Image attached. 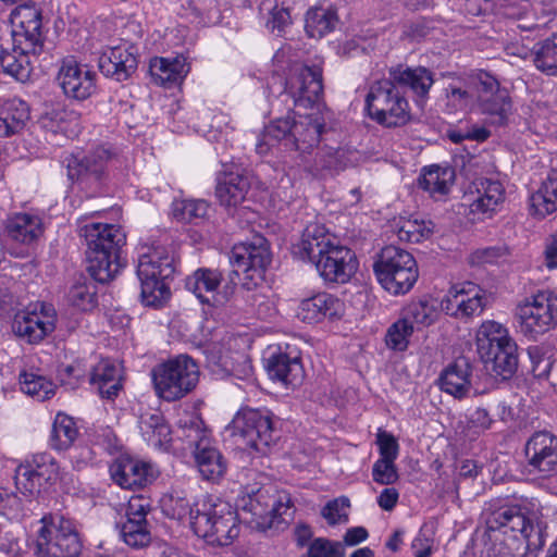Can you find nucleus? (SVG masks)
<instances>
[{
    "label": "nucleus",
    "mask_w": 557,
    "mask_h": 557,
    "mask_svg": "<svg viewBox=\"0 0 557 557\" xmlns=\"http://www.w3.org/2000/svg\"><path fill=\"white\" fill-rule=\"evenodd\" d=\"M389 77L374 82L366 98L370 119L385 127H398L410 121L409 103L400 87H409L414 94L425 96L433 85L432 73L425 67L398 65L389 69Z\"/></svg>",
    "instance_id": "obj_1"
},
{
    "label": "nucleus",
    "mask_w": 557,
    "mask_h": 557,
    "mask_svg": "<svg viewBox=\"0 0 557 557\" xmlns=\"http://www.w3.org/2000/svg\"><path fill=\"white\" fill-rule=\"evenodd\" d=\"M11 50L0 46V67L18 82L29 79L33 62L44 51L41 10L34 2L16 7L10 14Z\"/></svg>",
    "instance_id": "obj_2"
},
{
    "label": "nucleus",
    "mask_w": 557,
    "mask_h": 557,
    "mask_svg": "<svg viewBox=\"0 0 557 557\" xmlns=\"http://www.w3.org/2000/svg\"><path fill=\"white\" fill-rule=\"evenodd\" d=\"M293 253L301 260L314 263L320 276L329 283L345 284L358 269L355 252L341 245L319 224L308 225Z\"/></svg>",
    "instance_id": "obj_3"
},
{
    "label": "nucleus",
    "mask_w": 557,
    "mask_h": 557,
    "mask_svg": "<svg viewBox=\"0 0 557 557\" xmlns=\"http://www.w3.org/2000/svg\"><path fill=\"white\" fill-rule=\"evenodd\" d=\"M486 523L490 530L486 557H521L522 543L529 550L545 544L540 525H534L517 506H502L492 511Z\"/></svg>",
    "instance_id": "obj_4"
},
{
    "label": "nucleus",
    "mask_w": 557,
    "mask_h": 557,
    "mask_svg": "<svg viewBox=\"0 0 557 557\" xmlns=\"http://www.w3.org/2000/svg\"><path fill=\"white\" fill-rule=\"evenodd\" d=\"M329 119L326 107L306 114L289 112L264 127L256 141V151L264 156L274 145L282 143L286 148L310 153L320 143Z\"/></svg>",
    "instance_id": "obj_5"
},
{
    "label": "nucleus",
    "mask_w": 557,
    "mask_h": 557,
    "mask_svg": "<svg viewBox=\"0 0 557 557\" xmlns=\"http://www.w3.org/2000/svg\"><path fill=\"white\" fill-rule=\"evenodd\" d=\"M239 517L251 528L265 531L275 520L292 516L293 502L285 491L273 486H247L237 502Z\"/></svg>",
    "instance_id": "obj_6"
},
{
    "label": "nucleus",
    "mask_w": 557,
    "mask_h": 557,
    "mask_svg": "<svg viewBox=\"0 0 557 557\" xmlns=\"http://www.w3.org/2000/svg\"><path fill=\"white\" fill-rule=\"evenodd\" d=\"M193 530L210 545L227 546L239 535L237 512L227 502L203 497L196 503Z\"/></svg>",
    "instance_id": "obj_7"
},
{
    "label": "nucleus",
    "mask_w": 557,
    "mask_h": 557,
    "mask_svg": "<svg viewBox=\"0 0 557 557\" xmlns=\"http://www.w3.org/2000/svg\"><path fill=\"white\" fill-rule=\"evenodd\" d=\"M373 270L381 286L393 295L407 294L419 276L418 264L412 255L396 246L382 249Z\"/></svg>",
    "instance_id": "obj_8"
},
{
    "label": "nucleus",
    "mask_w": 557,
    "mask_h": 557,
    "mask_svg": "<svg viewBox=\"0 0 557 557\" xmlns=\"http://www.w3.org/2000/svg\"><path fill=\"white\" fill-rule=\"evenodd\" d=\"M151 377L157 396L165 401H175L196 387L199 370L190 357L181 355L157 364Z\"/></svg>",
    "instance_id": "obj_9"
},
{
    "label": "nucleus",
    "mask_w": 557,
    "mask_h": 557,
    "mask_svg": "<svg viewBox=\"0 0 557 557\" xmlns=\"http://www.w3.org/2000/svg\"><path fill=\"white\" fill-rule=\"evenodd\" d=\"M226 430L238 445L264 454L274 442L273 414L268 409L242 408Z\"/></svg>",
    "instance_id": "obj_10"
},
{
    "label": "nucleus",
    "mask_w": 557,
    "mask_h": 557,
    "mask_svg": "<svg viewBox=\"0 0 557 557\" xmlns=\"http://www.w3.org/2000/svg\"><path fill=\"white\" fill-rule=\"evenodd\" d=\"M521 333L536 338L557 326V294L541 290L520 301L515 311Z\"/></svg>",
    "instance_id": "obj_11"
},
{
    "label": "nucleus",
    "mask_w": 557,
    "mask_h": 557,
    "mask_svg": "<svg viewBox=\"0 0 557 557\" xmlns=\"http://www.w3.org/2000/svg\"><path fill=\"white\" fill-rule=\"evenodd\" d=\"M183 437L194 447L193 456L202 480L216 483L227 471V461L222 453L211 444L201 421L193 418L182 428Z\"/></svg>",
    "instance_id": "obj_12"
},
{
    "label": "nucleus",
    "mask_w": 557,
    "mask_h": 557,
    "mask_svg": "<svg viewBox=\"0 0 557 557\" xmlns=\"http://www.w3.org/2000/svg\"><path fill=\"white\" fill-rule=\"evenodd\" d=\"M285 92L293 99L296 107L323 109L325 106L322 103V67L318 64L294 63L285 81Z\"/></svg>",
    "instance_id": "obj_13"
},
{
    "label": "nucleus",
    "mask_w": 557,
    "mask_h": 557,
    "mask_svg": "<svg viewBox=\"0 0 557 557\" xmlns=\"http://www.w3.org/2000/svg\"><path fill=\"white\" fill-rule=\"evenodd\" d=\"M475 91L474 110L488 117L497 125L506 123L511 110V101L507 89L500 88L498 81L486 72L473 77Z\"/></svg>",
    "instance_id": "obj_14"
},
{
    "label": "nucleus",
    "mask_w": 557,
    "mask_h": 557,
    "mask_svg": "<svg viewBox=\"0 0 557 557\" xmlns=\"http://www.w3.org/2000/svg\"><path fill=\"white\" fill-rule=\"evenodd\" d=\"M54 329V309L44 302L29 305L15 313L12 330L28 344L41 342Z\"/></svg>",
    "instance_id": "obj_15"
},
{
    "label": "nucleus",
    "mask_w": 557,
    "mask_h": 557,
    "mask_svg": "<svg viewBox=\"0 0 557 557\" xmlns=\"http://www.w3.org/2000/svg\"><path fill=\"white\" fill-rule=\"evenodd\" d=\"M150 510L149 500L141 496H132L125 510V520L117 522L120 535L131 547L141 548L151 541V534L148 528L147 513Z\"/></svg>",
    "instance_id": "obj_16"
},
{
    "label": "nucleus",
    "mask_w": 557,
    "mask_h": 557,
    "mask_svg": "<svg viewBox=\"0 0 557 557\" xmlns=\"http://www.w3.org/2000/svg\"><path fill=\"white\" fill-rule=\"evenodd\" d=\"M231 262L235 268L234 273L242 272L255 283L263 280L264 270L271 262L267 240L263 237H256L251 243L235 245L232 249Z\"/></svg>",
    "instance_id": "obj_17"
},
{
    "label": "nucleus",
    "mask_w": 557,
    "mask_h": 557,
    "mask_svg": "<svg viewBox=\"0 0 557 557\" xmlns=\"http://www.w3.org/2000/svg\"><path fill=\"white\" fill-rule=\"evenodd\" d=\"M485 292L473 283L454 286L441 300V309L449 317L468 320L480 315L485 307Z\"/></svg>",
    "instance_id": "obj_18"
},
{
    "label": "nucleus",
    "mask_w": 557,
    "mask_h": 557,
    "mask_svg": "<svg viewBox=\"0 0 557 557\" xmlns=\"http://www.w3.org/2000/svg\"><path fill=\"white\" fill-rule=\"evenodd\" d=\"M38 531L36 553L39 557H70V521L62 516L44 517Z\"/></svg>",
    "instance_id": "obj_19"
},
{
    "label": "nucleus",
    "mask_w": 557,
    "mask_h": 557,
    "mask_svg": "<svg viewBox=\"0 0 557 557\" xmlns=\"http://www.w3.org/2000/svg\"><path fill=\"white\" fill-rule=\"evenodd\" d=\"M222 275L218 270L198 269L186 280V288L202 302L211 306L225 304L235 290V283H227L220 292Z\"/></svg>",
    "instance_id": "obj_20"
},
{
    "label": "nucleus",
    "mask_w": 557,
    "mask_h": 557,
    "mask_svg": "<svg viewBox=\"0 0 557 557\" xmlns=\"http://www.w3.org/2000/svg\"><path fill=\"white\" fill-rule=\"evenodd\" d=\"M137 49L127 41L107 47L99 57V69L117 82L129 78L137 70Z\"/></svg>",
    "instance_id": "obj_21"
},
{
    "label": "nucleus",
    "mask_w": 557,
    "mask_h": 557,
    "mask_svg": "<svg viewBox=\"0 0 557 557\" xmlns=\"http://www.w3.org/2000/svg\"><path fill=\"white\" fill-rule=\"evenodd\" d=\"M530 471L547 475L557 468V436L548 431L535 432L525 444Z\"/></svg>",
    "instance_id": "obj_22"
},
{
    "label": "nucleus",
    "mask_w": 557,
    "mask_h": 557,
    "mask_svg": "<svg viewBox=\"0 0 557 557\" xmlns=\"http://www.w3.org/2000/svg\"><path fill=\"white\" fill-rule=\"evenodd\" d=\"M112 480L122 488H139L150 484L156 470L150 462L121 456L110 467Z\"/></svg>",
    "instance_id": "obj_23"
},
{
    "label": "nucleus",
    "mask_w": 557,
    "mask_h": 557,
    "mask_svg": "<svg viewBox=\"0 0 557 557\" xmlns=\"http://www.w3.org/2000/svg\"><path fill=\"white\" fill-rule=\"evenodd\" d=\"M344 312L345 305L339 298L329 293H319L300 301L297 318L306 323H319L325 319H339Z\"/></svg>",
    "instance_id": "obj_24"
},
{
    "label": "nucleus",
    "mask_w": 557,
    "mask_h": 557,
    "mask_svg": "<svg viewBox=\"0 0 557 557\" xmlns=\"http://www.w3.org/2000/svg\"><path fill=\"white\" fill-rule=\"evenodd\" d=\"M88 247L87 251L116 252L125 244L126 236L115 224L89 223L79 230Z\"/></svg>",
    "instance_id": "obj_25"
},
{
    "label": "nucleus",
    "mask_w": 557,
    "mask_h": 557,
    "mask_svg": "<svg viewBox=\"0 0 557 557\" xmlns=\"http://www.w3.org/2000/svg\"><path fill=\"white\" fill-rule=\"evenodd\" d=\"M174 272V257L166 247L154 244H141L139 246L137 276L171 277Z\"/></svg>",
    "instance_id": "obj_26"
},
{
    "label": "nucleus",
    "mask_w": 557,
    "mask_h": 557,
    "mask_svg": "<svg viewBox=\"0 0 557 557\" xmlns=\"http://www.w3.org/2000/svg\"><path fill=\"white\" fill-rule=\"evenodd\" d=\"M267 370L271 379L286 386H296L304 379V368L298 351H278L268 359Z\"/></svg>",
    "instance_id": "obj_27"
},
{
    "label": "nucleus",
    "mask_w": 557,
    "mask_h": 557,
    "mask_svg": "<svg viewBox=\"0 0 557 557\" xmlns=\"http://www.w3.org/2000/svg\"><path fill=\"white\" fill-rule=\"evenodd\" d=\"M42 233V223L37 215L16 213L5 221V236L26 248L36 243Z\"/></svg>",
    "instance_id": "obj_28"
},
{
    "label": "nucleus",
    "mask_w": 557,
    "mask_h": 557,
    "mask_svg": "<svg viewBox=\"0 0 557 557\" xmlns=\"http://www.w3.org/2000/svg\"><path fill=\"white\" fill-rule=\"evenodd\" d=\"M478 194L469 196L470 211L473 214H482L487 218L499 210L506 197L503 184L490 178L481 180Z\"/></svg>",
    "instance_id": "obj_29"
},
{
    "label": "nucleus",
    "mask_w": 557,
    "mask_h": 557,
    "mask_svg": "<svg viewBox=\"0 0 557 557\" xmlns=\"http://www.w3.org/2000/svg\"><path fill=\"white\" fill-rule=\"evenodd\" d=\"M249 189L250 178L239 171L231 170L218 178L215 194L222 206L231 208L240 205Z\"/></svg>",
    "instance_id": "obj_30"
},
{
    "label": "nucleus",
    "mask_w": 557,
    "mask_h": 557,
    "mask_svg": "<svg viewBox=\"0 0 557 557\" xmlns=\"http://www.w3.org/2000/svg\"><path fill=\"white\" fill-rule=\"evenodd\" d=\"M121 367L110 359L100 360L90 374V383L95 385L102 398L113 399L122 389Z\"/></svg>",
    "instance_id": "obj_31"
},
{
    "label": "nucleus",
    "mask_w": 557,
    "mask_h": 557,
    "mask_svg": "<svg viewBox=\"0 0 557 557\" xmlns=\"http://www.w3.org/2000/svg\"><path fill=\"white\" fill-rule=\"evenodd\" d=\"M471 366L466 358H458L440 376L441 389L456 398L467 396L470 391Z\"/></svg>",
    "instance_id": "obj_32"
},
{
    "label": "nucleus",
    "mask_w": 557,
    "mask_h": 557,
    "mask_svg": "<svg viewBox=\"0 0 557 557\" xmlns=\"http://www.w3.org/2000/svg\"><path fill=\"white\" fill-rule=\"evenodd\" d=\"M485 368L495 376L510 379L518 368L517 345L513 339L495 348L490 358H481Z\"/></svg>",
    "instance_id": "obj_33"
},
{
    "label": "nucleus",
    "mask_w": 557,
    "mask_h": 557,
    "mask_svg": "<svg viewBox=\"0 0 557 557\" xmlns=\"http://www.w3.org/2000/svg\"><path fill=\"white\" fill-rule=\"evenodd\" d=\"M189 67L183 57L173 59L156 57L150 60L149 72L153 82L158 85L182 82Z\"/></svg>",
    "instance_id": "obj_34"
},
{
    "label": "nucleus",
    "mask_w": 557,
    "mask_h": 557,
    "mask_svg": "<svg viewBox=\"0 0 557 557\" xmlns=\"http://www.w3.org/2000/svg\"><path fill=\"white\" fill-rule=\"evenodd\" d=\"M29 119V109L25 101L11 99L0 107V137L18 133Z\"/></svg>",
    "instance_id": "obj_35"
},
{
    "label": "nucleus",
    "mask_w": 557,
    "mask_h": 557,
    "mask_svg": "<svg viewBox=\"0 0 557 557\" xmlns=\"http://www.w3.org/2000/svg\"><path fill=\"white\" fill-rule=\"evenodd\" d=\"M512 339L508 330L496 321H484L478 329L475 341L478 354L481 358H490L492 351Z\"/></svg>",
    "instance_id": "obj_36"
},
{
    "label": "nucleus",
    "mask_w": 557,
    "mask_h": 557,
    "mask_svg": "<svg viewBox=\"0 0 557 557\" xmlns=\"http://www.w3.org/2000/svg\"><path fill=\"white\" fill-rule=\"evenodd\" d=\"M87 271L100 283L111 281L121 268L116 252L87 251Z\"/></svg>",
    "instance_id": "obj_37"
},
{
    "label": "nucleus",
    "mask_w": 557,
    "mask_h": 557,
    "mask_svg": "<svg viewBox=\"0 0 557 557\" xmlns=\"http://www.w3.org/2000/svg\"><path fill=\"white\" fill-rule=\"evenodd\" d=\"M455 180V172L451 168L432 165L426 169L419 178V185L432 197L440 198L449 191Z\"/></svg>",
    "instance_id": "obj_38"
},
{
    "label": "nucleus",
    "mask_w": 557,
    "mask_h": 557,
    "mask_svg": "<svg viewBox=\"0 0 557 557\" xmlns=\"http://www.w3.org/2000/svg\"><path fill=\"white\" fill-rule=\"evenodd\" d=\"M531 208L541 218L557 211V172L548 175L539 190L531 196Z\"/></svg>",
    "instance_id": "obj_39"
},
{
    "label": "nucleus",
    "mask_w": 557,
    "mask_h": 557,
    "mask_svg": "<svg viewBox=\"0 0 557 557\" xmlns=\"http://www.w3.org/2000/svg\"><path fill=\"white\" fill-rule=\"evenodd\" d=\"M534 66L548 76L557 75V34L539 41L532 48Z\"/></svg>",
    "instance_id": "obj_40"
},
{
    "label": "nucleus",
    "mask_w": 557,
    "mask_h": 557,
    "mask_svg": "<svg viewBox=\"0 0 557 557\" xmlns=\"http://www.w3.org/2000/svg\"><path fill=\"white\" fill-rule=\"evenodd\" d=\"M51 479V474L46 475L42 466L21 465L15 471L16 488L24 495L34 496L40 492L42 481Z\"/></svg>",
    "instance_id": "obj_41"
},
{
    "label": "nucleus",
    "mask_w": 557,
    "mask_h": 557,
    "mask_svg": "<svg viewBox=\"0 0 557 557\" xmlns=\"http://www.w3.org/2000/svg\"><path fill=\"white\" fill-rule=\"evenodd\" d=\"M140 282L141 302L148 307H159L166 301L171 295L166 281L169 277L147 275L138 276Z\"/></svg>",
    "instance_id": "obj_42"
},
{
    "label": "nucleus",
    "mask_w": 557,
    "mask_h": 557,
    "mask_svg": "<svg viewBox=\"0 0 557 557\" xmlns=\"http://www.w3.org/2000/svg\"><path fill=\"white\" fill-rule=\"evenodd\" d=\"M337 15L332 9L314 8L306 16V32L312 38H320L334 29Z\"/></svg>",
    "instance_id": "obj_43"
},
{
    "label": "nucleus",
    "mask_w": 557,
    "mask_h": 557,
    "mask_svg": "<svg viewBox=\"0 0 557 557\" xmlns=\"http://www.w3.org/2000/svg\"><path fill=\"white\" fill-rule=\"evenodd\" d=\"M96 91V73L86 64L72 66V98L86 100Z\"/></svg>",
    "instance_id": "obj_44"
},
{
    "label": "nucleus",
    "mask_w": 557,
    "mask_h": 557,
    "mask_svg": "<svg viewBox=\"0 0 557 557\" xmlns=\"http://www.w3.org/2000/svg\"><path fill=\"white\" fill-rule=\"evenodd\" d=\"M210 205L202 199H183L173 202V215L183 222L198 223L209 216Z\"/></svg>",
    "instance_id": "obj_45"
},
{
    "label": "nucleus",
    "mask_w": 557,
    "mask_h": 557,
    "mask_svg": "<svg viewBox=\"0 0 557 557\" xmlns=\"http://www.w3.org/2000/svg\"><path fill=\"white\" fill-rule=\"evenodd\" d=\"M500 9L504 16L519 21L518 28L522 30H532L537 26L528 0H504Z\"/></svg>",
    "instance_id": "obj_46"
},
{
    "label": "nucleus",
    "mask_w": 557,
    "mask_h": 557,
    "mask_svg": "<svg viewBox=\"0 0 557 557\" xmlns=\"http://www.w3.org/2000/svg\"><path fill=\"white\" fill-rule=\"evenodd\" d=\"M401 317L416 327L433 324L437 319L435 306L426 299L411 301L401 313Z\"/></svg>",
    "instance_id": "obj_47"
},
{
    "label": "nucleus",
    "mask_w": 557,
    "mask_h": 557,
    "mask_svg": "<svg viewBox=\"0 0 557 557\" xmlns=\"http://www.w3.org/2000/svg\"><path fill=\"white\" fill-rule=\"evenodd\" d=\"M20 385L25 394L40 401L50 398L54 394L53 383L33 372H22L20 374Z\"/></svg>",
    "instance_id": "obj_48"
},
{
    "label": "nucleus",
    "mask_w": 557,
    "mask_h": 557,
    "mask_svg": "<svg viewBox=\"0 0 557 557\" xmlns=\"http://www.w3.org/2000/svg\"><path fill=\"white\" fill-rule=\"evenodd\" d=\"M161 506L163 512L172 519L182 520L189 517L193 527L196 507H191L190 500L183 493L174 492L165 495L161 500Z\"/></svg>",
    "instance_id": "obj_49"
},
{
    "label": "nucleus",
    "mask_w": 557,
    "mask_h": 557,
    "mask_svg": "<svg viewBox=\"0 0 557 557\" xmlns=\"http://www.w3.org/2000/svg\"><path fill=\"white\" fill-rule=\"evenodd\" d=\"M433 230L434 225L431 221L413 218L401 221L397 235L400 240L420 243L430 238Z\"/></svg>",
    "instance_id": "obj_50"
},
{
    "label": "nucleus",
    "mask_w": 557,
    "mask_h": 557,
    "mask_svg": "<svg viewBox=\"0 0 557 557\" xmlns=\"http://www.w3.org/2000/svg\"><path fill=\"white\" fill-rule=\"evenodd\" d=\"M413 332L414 326L401 317L387 329L385 335L387 347L396 351L406 350Z\"/></svg>",
    "instance_id": "obj_51"
},
{
    "label": "nucleus",
    "mask_w": 557,
    "mask_h": 557,
    "mask_svg": "<svg viewBox=\"0 0 557 557\" xmlns=\"http://www.w3.org/2000/svg\"><path fill=\"white\" fill-rule=\"evenodd\" d=\"M511 256L507 245L479 248L470 255L469 262L472 265L499 264L507 261Z\"/></svg>",
    "instance_id": "obj_52"
},
{
    "label": "nucleus",
    "mask_w": 557,
    "mask_h": 557,
    "mask_svg": "<svg viewBox=\"0 0 557 557\" xmlns=\"http://www.w3.org/2000/svg\"><path fill=\"white\" fill-rule=\"evenodd\" d=\"M97 306V288L94 283H77L72 286V309L89 312Z\"/></svg>",
    "instance_id": "obj_53"
},
{
    "label": "nucleus",
    "mask_w": 557,
    "mask_h": 557,
    "mask_svg": "<svg viewBox=\"0 0 557 557\" xmlns=\"http://www.w3.org/2000/svg\"><path fill=\"white\" fill-rule=\"evenodd\" d=\"M50 446L59 451H66L70 447V417L64 412L55 416L51 435Z\"/></svg>",
    "instance_id": "obj_54"
},
{
    "label": "nucleus",
    "mask_w": 557,
    "mask_h": 557,
    "mask_svg": "<svg viewBox=\"0 0 557 557\" xmlns=\"http://www.w3.org/2000/svg\"><path fill=\"white\" fill-rule=\"evenodd\" d=\"M349 499L345 496L335 498L326 503L321 515L330 525L346 523L349 516Z\"/></svg>",
    "instance_id": "obj_55"
},
{
    "label": "nucleus",
    "mask_w": 557,
    "mask_h": 557,
    "mask_svg": "<svg viewBox=\"0 0 557 557\" xmlns=\"http://www.w3.org/2000/svg\"><path fill=\"white\" fill-rule=\"evenodd\" d=\"M448 106L455 110L470 109L474 110L475 91L473 88V78L468 89L461 87L449 86L446 89Z\"/></svg>",
    "instance_id": "obj_56"
},
{
    "label": "nucleus",
    "mask_w": 557,
    "mask_h": 557,
    "mask_svg": "<svg viewBox=\"0 0 557 557\" xmlns=\"http://www.w3.org/2000/svg\"><path fill=\"white\" fill-rule=\"evenodd\" d=\"M309 557H344L345 545L337 541L318 537L311 542L308 548Z\"/></svg>",
    "instance_id": "obj_57"
},
{
    "label": "nucleus",
    "mask_w": 557,
    "mask_h": 557,
    "mask_svg": "<svg viewBox=\"0 0 557 557\" xmlns=\"http://www.w3.org/2000/svg\"><path fill=\"white\" fill-rule=\"evenodd\" d=\"M260 12L270 15L267 26L272 30L281 32L290 23V14L286 8H280L276 4L272 7V0H263L260 3Z\"/></svg>",
    "instance_id": "obj_58"
},
{
    "label": "nucleus",
    "mask_w": 557,
    "mask_h": 557,
    "mask_svg": "<svg viewBox=\"0 0 557 557\" xmlns=\"http://www.w3.org/2000/svg\"><path fill=\"white\" fill-rule=\"evenodd\" d=\"M373 481L382 485H392L399 479L395 461L377 459L372 468Z\"/></svg>",
    "instance_id": "obj_59"
},
{
    "label": "nucleus",
    "mask_w": 557,
    "mask_h": 557,
    "mask_svg": "<svg viewBox=\"0 0 557 557\" xmlns=\"http://www.w3.org/2000/svg\"><path fill=\"white\" fill-rule=\"evenodd\" d=\"M376 444L379 446L380 458L384 460L395 461L398 457L399 445L395 436L386 431L379 430L376 435Z\"/></svg>",
    "instance_id": "obj_60"
},
{
    "label": "nucleus",
    "mask_w": 557,
    "mask_h": 557,
    "mask_svg": "<svg viewBox=\"0 0 557 557\" xmlns=\"http://www.w3.org/2000/svg\"><path fill=\"white\" fill-rule=\"evenodd\" d=\"M111 159V151L104 146H99L95 151L82 160L79 165L84 166L86 171L98 175L102 172L104 163Z\"/></svg>",
    "instance_id": "obj_61"
},
{
    "label": "nucleus",
    "mask_w": 557,
    "mask_h": 557,
    "mask_svg": "<svg viewBox=\"0 0 557 557\" xmlns=\"http://www.w3.org/2000/svg\"><path fill=\"white\" fill-rule=\"evenodd\" d=\"M163 421V416L158 411H147L145 413H141L139 417L138 425L143 437L147 440V436H153V432Z\"/></svg>",
    "instance_id": "obj_62"
},
{
    "label": "nucleus",
    "mask_w": 557,
    "mask_h": 557,
    "mask_svg": "<svg viewBox=\"0 0 557 557\" xmlns=\"http://www.w3.org/2000/svg\"><path fill=\"white\" fill-rule=\"evenodd\" d=\"M492 418L484 408H476L468 418V428L473 430L474 433H480L488 430L492 425Z\"/></svg>",
    "instance_id": "obj_63"
},
{
    "label": "nucleus",
    "mask_w": 557,
    "mask_h": 557,
    "mask_svg": "<svg viewBox=\"0 0 557 557\" xmlns=\"http://www.w3.org/2000/svg\"><path fill=\"white\" fill-rule=\"evenodd\" d=\"M153 436H147V443L151 446L159 449H168L172 437H171V429L165 420L159 424L157 430L152 434Z\"/></svg>",
    "instance_id": "obj_64"
}]
</instances>
